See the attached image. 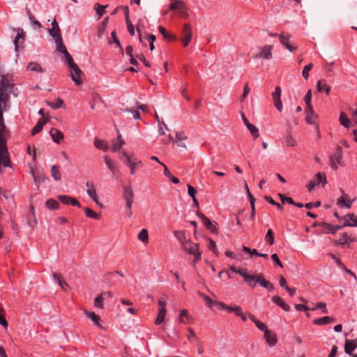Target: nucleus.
I'll return each instance as SVG.
<instances>
[{"label": "nucleus", "instance_id": "23", "mask_svg": "<svg viewBox=\"0 0 357 357\" xmlns=\"http://www.w3.org/2000/svg\"><path fill=\"white\" fill-rule=\"evenodd\" d=\"M357 348V339L354 340H347L344 344V351L349 355H352V351Z\"/></svg>", "mask_w": 357, "mask_h": 357}, {"label": "nucleus", "instance_id": "21", "mask_svg": "<svg viewBox=\"0 0 357 357\" xmlns=\"http://www.w3.org/2000/svg\"><path fill=\"white\" fill-rule=\"evenodd\" d=\"M172 10L188 9V6L183 0H172L169 4Z\"/></svg>", "mask_w": 357, "mask_h": 357}, {"label": "nucleus", "instance_id": "10", "mask_svg": "<svg viewBox=\"0 0 357 357\" xmlns=\"http://www.w3.org/2000/svg\"><path fill=\"white\" fill-rule=\"evenodd\" d=\"M47 31L54 40L62 38L59 24L55 19L52 22V28L47 29Z\"/></svg>", "mask_w": 357, "mask_h": 357}, {"label": "nucleus", "instance_id": "27", "mask_svg": "<svg viewBox=\"0 0 357 357\" xmlns=\"http://www.w3.org/2000/svg\"><path fill=\"white\" fill-rule=\"evenodd\" d=\"M174 237L179 241L181 247L185 244L188 239H186L185 231L183 230L174 231L173 232Z\"/></svg>", "mask_w": 357, "mask_h": 357}, {"label": "nucleus", "instance_id": "9", "mask_svg": "<svg viewBox=\"0 0 357 357\" xmlns=\"http://www.w3.org/2000/svg\"><path fill=\"white\" fill-rule=\"evenodd\" d=\"M86 185L87 187L86 193L96 202L100 207H102V203L99 202L98 196L94 187V184L91 181H86Z\"/></svg>", "mask_w": 357, "mask_h": 357}, {"label": "nucleus", "instance_id": "56", "mask_svg": "<svg viewBox=\"0 0 357 357\" xmlns=\"http://www.w3.org/2000/svg\"><path fill=\"white\" fill-rule=\"evenodd\" d=\"M317 309H321L323 313H327L328 310L326 308V304L324 302H318L316 304V306L312 309V311H314Z\"/></svg>", "mask_w": 357, "mask_h": 357}, {"label": "nucleus", "instance_id": "48", "mask_svg": "<svg viewBox=\"0 0 357 357\" xmlns=\"http://www.w3.org/2000/svg\"><path fill=\"white\" fill-rule=\"evenodd\" d=\"M52 276L55 281L58 282L59 286L64 290L66 291L68 288V284L65 281H63L60 279L59 276L57 275L56 273H53Z\"/></svg>", "mask_w": 357, "mask_h": 357}, {"label": "nucleus", "instance_id": "36", "mask_svg": "<svg viewBox=\"0 0 357 357\" xmlns=\"http://www.w3.org/2000/svg\"><path fill=\"white\" fill-rule=\"evenodd\" d=\"M340 122L342 126L348 128L351 124V120L347 116L344 112H342L340 114Z\"/></svg>", "mask_w": 357, "mask_h": 357}, {"label": "nucleus", "instance_id": "33", "mask_svg": "<svg viewBox=\"0 0 357 357\" xmlns=\"http://www.w3.org/2000/svg\"><path fill=\"white\" fill-rule=\"evenodd\" d=\"M356 241V239L351 238L347 233H343L339 239L337 241V243L339 245H344L347 243Z\"/></svg>", "mask_w": 357, "mask_h": 357}, {"label": "nucleus", "instance_id": "54", "mask_svg": "<svg viewBox=\"0 0 357 357\" xmlns=\"http://www.w3.org/2000/svg\"><path fill=\"white\" fill-rule=\"evenodd\" d=\"M313 67V64L312 63H309L307 65H306L304 68H303V70L302 71V75L303 77L305 79H308V77H309V71Z\"/></svg>", "mask_w": 357, "mask_h": 357}, {"label": "nucleus", "instance_id": "49", "mask_svg": "<svg viewBox=\"0 0 357 357\" xmlns=\"http://www.w3.org/2000/svg\"><path fill=\"white\" fill-rule=\"evenodd\" d=\"M208 241V248L211 250L215 255H218V248L216 247V243L214 241H213L211 238H206Z\"/></svg>", "mask_w": 357, "mask_h": 357}, {"label": "nucleus", "instance_id": "25", "mask_svg": "<svg viewBox=\"0 0 357 357\" xmlns=\"http://www.w3.org/2000/svg\"><path fill=\"white\" fill-rule=\"evenodd\" d=\"M272 301L277 305L280 306L283 310L288 312L290 310V306L285 303L284 301L279 296H275L272 298Z\"/></svg>", "mask_w": 357, "mask_h": 357}, {"label": "nucleus", "instance_id": "51", "mask_svg": "<svg viewBox=\"0 0 357 357\" xmlns=\"http://www.w3.org/2000/svg\"><path fill=\"white\" fill-rule=\"evenodd\" d=\"M245 188H246V191H247V195H248V197L250 199V205H251V207H252V215H255V198L254 197L252 196V195L251 194V192H250L249 190V188H248V186L247 184H245Z\"/></svg>", "mask_w": 357, "mask_h": 357}, {"label": "nucleus", "instance_id": "40", "mask_svg": "<svg viewBox=\"0 0 357 357\" xmlns=\"http://www.w3.org/2000/svg\"><path fill=\"white\" fill-rule=\"evenodd\" d=\"M94 146L98 149H102L104 151H107L109 149L105 141L99 139H95Z\"/></svg>", "mask_w": 357, "mask_h": 357}, {"label": "nucleus", "instance_id": "28", "mask_svg": "<svg viewBox=\"0 0 357 357\" xmlns=\"http://www.w3.org/2000/svg\"><path fill=\"white\" fill-rule=\"evenodd\" d=\"M258 283H259V284L267 289L268 291H271L274 289V286L273 284L268 281V280H266L264 278V276L262 274H259V281H258Z\"/></svg>", "mask_w": 357, "mask_h": 357}, {"label": "nucleus", "instance_id": "2", "mask_svg": "<svg viewBox=\"0 0 357 357\" xmlns=\"http://www.w3.org/2000/svg\"><path fill=\"white\" fill-rule=\"evenodd\" d=\"M182 248L188 255H193L194 259L192 261V266L196 268L197 262L200 261L202 259V252L199 249V245L198 243H193L188 239V241L183 244Z\"/></svg>", "mask_w": 357, "mask_h": 357}, {"label": "nucleus", "instance_id": "37", "mask_svg": "<svg viewBox=\"0 0 357 357\" xmlns=\"http://www.w3.org/2000/svg\"><path fill=\"white\" fill-rule=\"evenodd\" d=\"M54 42L56 44V48L57 52L62 53L63 54L68 52L67 49L63 44L62 38L54 40Z\"/></svg>", "mask_w": 357, "mask_h": 357}, {"label": "nucleus", "instance_id": "4", "mask_svg": "<svg viewBox=\"0 0 357 357\" xmlns=\"http://www.w3.org/2000/svg\"><path fill=\"white\" fill-rule=\"evenodd\" d=\"M122 156L126 160V165L130 169V175H135L136 174L137 169L142 168L143 167L142 162L137 158L135 157L132 153H128L126 151H123Z\"/></svg>", "mask_w": 357, "mask_h": 357}, {"label": "nucleus", "instance_id": "15", "mask_svg": "<svg viewBox=\"0 0 357 357\" xmlns=\"http://www.w3.org/2000/svg\"><path fill=\"white\" fill-rule=\"evenodd\" d=\"M353 201L349 199L347 194L343 193L337 202V204L341 208H350Z\"/></svg>", "mask_w": 357, "mask_h": 357}, {"label": "nucleus", "instance_id": "38", "mask_svg": "<svg viewBox=\"0 0 357 357\" xmlns=\"http://www.w3.org/2000/svg\"><path fill=\"white\" fill-rule=\"evenodd\" d=\"M51 175L56 181H60L61 178V174L59 172V166L52 165L51 167Z\"/></svg>", "mask_w": 357, "mask_h": 357}, {"label": "nucleus", "instance_id": "61", "mask_svg": "<svg viewBox=\"0 0 357 357\" xmlns=\"http://www.w3.org/2000/svg\"><path fill=\"white\" fill-rule=\"evenodd\" d=\"M159 309H166L167 305V296H162L158 299Z\"/></svg>", "mask_w": 357, "mask_h": 357}, {"label": "nucleus", "instance_id": "19", "mask_svg": "<svg viewBox=\"0 0 357 357\" xmlns=\"http://www.w3.org/2000/svg\"><path fill=\"white\" fill-rule=\"evenodd\" d=\"M264 338L270 347L275 346L278 342L276 334L270 330L264 333Z\"/></svg>", "mask_w": 357, "mask_h": 357}, {"label": "nucleus", "instance_id": "42", "mask_svg": "<svg viewBox=\"0 0 357 357\" xmlns=\"http://www.w3.org/2000/svg\"><path fill=\"white\" fill-rule=\"evenodd\" d=\"M164 174L166 177L169 178L171 181L175 184L179 183L178 178L174 176L166 165H164Z\"/></svg>", "mask_w": 357, "mask_h": 357}, {"label": "nucleus", "instance_id": "44", "mask_svg": "<svg viewBox=\"0 0 357 357\" xmlns=\"http://www.w3.org/2000/svg\"><path fill=\"white\" fill-rule=\"evenodd\" d=\"M84 213H85L86 215L90 218H93L95 220H99L100 218L99 214H98L97 213H96L95 211H93L92 209H91L89 208H85Z\"/></svg>", "mask_w": 357, "mask_h": 357}, {"label": "nucleus", "instance_id": "53", "mask_svg": "<svg viewBox=\"0 0 357 357\" xmlns=\"http://www.w3.org/2000/svg\"><path fill=\"white\" fill-rule=\"evenodd\" d=\"M112 39V40L109 41V43L112 44V43H114L117 45V46L119 47L121 51L123 52V47L117 38L116 33L115 31H112L111 33Z\"/></svg>", "mask_w": 357, "mask_h": 357}, {"label": "nucleus", "instance_id": "7", "mask_svg": "<svg viewBox=\"0 0 357 357\" xmlns=\"http://www.w3.org/2000/svg\"><path fill=\"white\" fill-rule=\"evenodd\" d=\"M342 158V148L338 146L335 153L331 156V166L332 168L336 169L340 165V161Z\"/></svg>", "mask_w": 357, "mask_h": 357}, {"label": "nucleus", "instance_id": "1", "mask_svg": "<svg viewBox=\"0 0 357 357\" xmlns=\"http://www.w3.org/2000/svg\"><path fill=\"white\" fill-rule=\"evenodd\" d=\"M3 100L0 96V172H4V168L11 167L8 151L6 148L5 135L6 132L3 115Z\"/></svg>", "mask_w": 357, "mask_h": 357}, {"label": "nucleus", "instance_id": "31", "mask_svg": "<svg viewBox=\"0 0 357 357\" xmlns=\"http://www.w3.org/2000/svg\"><path fill=\"white\" fill-rule=\"evenodd\" d=\"M317 87L319 91H325L327 95L330 93L331 87L328 84H327L325 80L318 81Z\"/></svg>", "mask_w": 357, "mask_h": 357}, {"label": "nucleus", "instance_id": "52", "mask_svg": "<svg viewBox=\"0 0 357 357\" xmlns=\"http://www.w3.org/2000/svg\"><path fill=\"white\" fill-rule=\"evenodd\" d=\"M265 241L270 245H272L274 243L273 233L271 229H269L265 236Z\"/></svg>", "mask_w": 357, "mask_h": 357}, {"label": "nucleus", "instance_id": "26", "mask_svg": "<svg viewBox=\"0 0 357 357\" xmlns=\"http://www.w3.org/2000/svg\"><path fill=\"white\" fill-rule=\"evenodd\" d=\"M84 314L89 318L96 326L100 327V328H102V326L100 323V317L95 314V312H89L86 310H84Z\"/></svg>", "mask_w": 357, "mask_h": 357}, {"label": "nucleus", "instance_id": "50", "mask_svg": "<svg viewBox=\"0 0 357 357\" xmlns=\"http://www.w3.org/2000/svg\"><path fill=\"white\" fill-rule=\"evenodd\" d=\"M188 334L187 335V337L190 342H195L199 340V338L197 337L192 328H188Z\"/></svg>", "mask_w": 357, "mask_h": 357}, {"label": "nucleus", "instance_id": "16", "mask_svg": "<svg viewBox=\"0 0 357 357\" xmlns=\"http://www.w3.org/2000/svg\"><path fill=\"white\" fill-rule=\"evenodd\" d=\"M124 144L125 141L122 138L121 135L119 134L117 137L112 141L111 151L112 152H116L119 151Z\"/></svg>", "mask_w": 357, "mask_h": 357}, {"label": "nucleus", "instance_id": "22", "mask_svg": "<svg viewBox=\"0 0 357 357\" xmlns=\"http://www.w3.org/2000/svg\"><path fill=\"white\" fill-rule=\"evenodd\" d=\"M50 132L53 141L56 144H60L64 138L63 132L56 128H52Z\"/></svg>", "mask_w": 357, "mask_h": 357}, {"label": "nucleus", "instance_id": "5", "mask_svg": "<svg viewBox=\"0 0 357 357\" xmlns=\"http://www.w3.org/2000/svg\"><path fill=\"white\" fill-rule=\"evenodd\" d=\"M273 46L271 45L258 47V52L252 57L254 59L271 60L273 58Z\"/></svg>", "mask_w": 357, "mask_h": 357}, {"label": "nucleus", "instance_id": "14", "mask_svg": "<svg viewBox=\"0 0 357 357\" xmlns=\"http://www.w3.org/2000/svg\"><path fill=\"white\" fill-rule=\"evenodd\" d=\"M305 114V121L308 124H314L318 118V115L314 112L312 107H306Z\"/></svg>", "mask_w": 357, "mask_h": 357}, {"label": "nucleus", "instance_id": "20", "mask_svg": "<svg viewBox=\"0 0 357 357\" xmlns=\"http://www.w3.org/2000/svg\"><path fill=\"white\" fill-rule=\"evenodd\" d=\"M179 321L184 324H190L193 322V318L189 314L187 310L183 309L180 312Z\"/></svg>", "mask_w": 357, "mask_h": 357}, {"label": "nucleus", "instance_id": "6", "mask_svg": "<svg viewBox=\"0 0 357 357\" xmlns=\"http://www.w3.org/2000/svg\"><path fill=\"white\" fill-rule=\"evenodd\" d=\"M327 183L326 176L324 173L319 172L316 174L315 177L310 181L306 187L309 191L312 190L315 186L322 183L324 186Z\"/></svg>", "mask_w": 357, "mask_h": 357}, {"label": "nucleus", "instance_id": "57", "mask_svg": "<svg viewBox=\"0 0 357 357\" xmlns=\"http://www.w3.org/2000/svg\"><path fill=\"white\" fill-rule=\"evenodd\" d=\"M108 6H101L99 4H96L95 8L96 10V13L99 15V17L102 16L105 13V9Z\"/></svg>", "mask_w": 357, "mask_h": 357}, {"label": "nucleus", "instance_id": "55", "mask_svg": "<svg viewBox=\"0 0 357 357\" xmlns=\"http://www.w3.org/2000/svg\"><path fill=\"white\" fill-rule=\"evenodd\" d=\"M202 223L204 225V226L211 231H213V225L211 222V221L206 216H202Z\"/></svg>", "mask_w": 357, "mask_h": 357}, {"label": "nucleus", "instance_id": "35", "mask_svg": "<svg viewBox=\"0 0 357 357\" xmlns=\"http://www.w3.org/2000/svg\"><path fill=\"white\" fill-rule=\"evenodd\" d=\"M46 121L44 120V119H40L37 123L35 125V126L33 128L32 130H31V135H36V134H38V132H40L42 130H43V128L44 126V125L45 124Z\"/></svg>", "mask_w": 357, "mask_h": 357}, {"label": "nucleus", "instance_id": "29", "mask_svg": "<svg viewBox=\"0 0 357 357\" xmlns=\"http://www.w3.org/2000/svg\"><path fill=\"white\" fill-rule=\"evenodd\" d=\"M283 143L285 146L291 147L296 146L297 144L296 141L290 133H287L283 137Z\"/></svg>", "mask_w": 357, "mask_h": 357}, {"label": "nucleus", "instance_id": "17", "mask_svg": "<svg viewBox=\"0 0 357 357\" xmlns=\"http://www.w3.org/2000/svg\"><path fill=\"white\" fill-rule=\"evenodd\" d=\"M242 277H243L245 281L252 288L256 286V284L258 283L259 275H249L245 271H244V273H243Z\"/></svg>", "mask_w": 357, "mask_h": 357}, {"label": "nucleus", "instance_id": "13", "mask_svg": "<svg viewBox=\"0 0 357 357\" xmlns=\"http://www.w3.org/2000/svg\"><path fill=\"white\" fill-rule=\"evenodd\" d=\"M58 199L66 205H72L73 206L80 207L79 202L75 198L68 195H59Z\"/></svg>", "mask_w": 357, "mask_h": 357}, {"label": "nucleus", "instance_id": "46", "mask_svg": "<svg viewBox=\"0 0 357 357\" xmlns=\"http://www.w3.org/2000/svg\"><path fill=\"white\" fill-rule=\"evenodd\" d=\"M138 238L143 243H147L149 240V234L147 229H142L138 234Z\"/></svg>", "mask_w": 357, "mask_h": 357}, {"label": "nucleus", "instance_id": "11", "mask_svg": "<svg viewBox=\"0 0 357 357\" xmlns=\"http://www.w3.org/2000/svg\"><path fill=\"white\" fill-rule=\"evenodd\" d=\"M71 78L75 84L79 85L82 84V81L81 79V75L82 74V71L80 68L75 64L74 66L71 68Z\"/></svg>", "mask_w": 357, "mask_h": 357}, {"label": "nucleus", "instance_id": "59", "mask_svg": "<svg viewBox=\"0 0 357 357\" xmlns=\"http://www.w3.org/2000/svg\"><path fill=\"white\" fill-rule=\"evenodd\" d=\"M242 308L238 305L229 306L228 313L234 312L236 316H238Z\"/></svg>", "mask_w": 357, "mask_h": 357}, {"label": "nucleus", "instance_id": "24", "mask_svg": "<svg viewBox=\"0 0 357 357\" xmlns=\"http://www.w3.org/2000/svg\"><path fill=\"white\" fill-rule=\"evenodd\" d=\"M105 295H109V296H112V294L109 291L102 292L99 296H98L94 301V305L98 308H103V301L105 299Z\"/></svg>", "mask_w": 357, "mask_h": 357}, {"label": "nucleus", "instance_id": "41", "mask_svg": "<svg viewBox=\"0 0 357 357\" xmlns=\"http://www.w3.org/2000/svg\"><path fill=\"white\" fill-rule=\"evenodd\" d=\"M246 127L255 139L258 138L259 136V129L255 125L250 123Z\"/></svg>", "mask_w": 357, "mask_h": 357}, {"label": "nucleus", "instance_id": "62", "mask_svg": "<svg viewBox=\"0 0 357 357\" xmlns=\"http://www.w3.org/2000/svg\"><path fill=\"white\" fill-rule=\"evenodd\" d=\"M63 55L65 56L66 61L70 68L76 64L74 62L71 55L68 53V52L64 54Z\"/></svg>", "mask_w": 357, "mask_h": 357}, {"label": "nucleus", "instance_id": "34", "mask_svg": "<svg viewBox=\"0 0 357 357\" xmlns=\"http://www.w3.org/2000/svg\"><path fill=\"white\" fill-rule=\"evenodd\" d=\"M167 314V309H159L158 314L157 318L155 319L154 323L155 325L161 324L165 319Z\"/></svg>", "mask_w": 357, "mask_h": 357}, {"label": "nucleus", "instance_id": "63", "mask_svg": "<svg viewBox=\"0 0 357 357\" xmlns=\"http://www.w3.org/2000/svg\"><path fill=\"white\" fill-rule=\"evenodd\" d=\"M158 29L160 33L163 36L164 38L169 40L173 39V37L167 32L165 27L159 26Z\"/></svg>", "mask_w": 357, "mask_h": 357}, {"label": "nucleus", "instance_id": "39", "mask_svg": "<svg viewBox=\"0 0 357 357\" xmlns=\"http://www.w3.org/2000/svg\"><path fill=\"white\" fill-rule=\"evenodd\" d=\"M45 206L50 210H54L59 208V204L55 199H49L46 201Z\"/></svg>", "mask_w": 357, "mask_h": 357}, {"label": "nucleus", "instance_id": "64", "mask_svg": "<svg viewBox=\"0 0 357 357\" xmlns=\"http://www.w3.org/2000/svg\"><path fill=\"white\" fill-rule=\"evenodd\" d=\"M351 222V227H357V216L354 214H347V219Z\"/></svg>", "mask_w": 357, "mask_h": 357}, {"label": "nucleus", "instance_id": "12", "mask_svg": "<svg viewBox=\"0 0 357 357\" xmlns=\"http://www.w3.org/2000/svg\"><path fill=\"white\" fill-rule=\"evenodd\" d=\"M183 32L184 34V38L182 41L183 46L186 47L190 43L192 38V29L190 25L188 24H185L183 25Z\"/></svg>", "mask_w": 357, "mask_h": 357}, {"label": "nucleus", "instance_id": "43", "mask_svg": "<svg viewBox=\"0 0 357 357\" xmlns=\"http://www.w3.org/2000/svg\"><path fill=\"white\" fill-rule=\"evenodd\" d=\"M27 69L31 71L43 72V69L41 66L36 62H30L28 64Z\"/></svg>", "mask_w": 357, "mask_h": 357}, {"label": "nucleus", "instance_id": "3", "mask_svg": "<svg viewBox=\"0 0 357 357\" xmlns=\"http://www.w3.org/2000/svg\"><path fill=\"white\" fill-rule=\"evenodd\" d=\"M122 197L126 202L125 211L128 218H131L132 215V204L134 202V192L130 186L123 187Z\"/></svg>", "mask_w": 357, "mask_h": 357}, {"label": "nucleus", "instance_id": "32", "mask_svg": "<svg viewBox=\"0 0 357 357\" xmlns=\"http://www.w3.org/2000/svg\"><path fill=\"white\" fill-rule=\"evenodd\" d=\"M104 160L107 168L112 173V174H114L116 168V163L114 161H113L111 158H109L107 155L104 156Z\"/></svg>", "mask_w": 357, "mask_h": 357}, {"label": "nucleus", "instance_id": "60", "mask_svg": "<svg viewBox=\"0 0 357 357\" xmlns=\"http://www.w3.org/2000/svg\"><path fill=\"white\" fill-rule=\"evenodd\" d=\"M3 310L0 307V324L3 326L5 328L8 327V322L5 318L4 314H3Z\"/></svg>", "mask_w": 357, "mask_h": 357}, {"label": "nucleus", "instance_id": "30", "mask_svg": "<svg viewBox=\"0 0 357 357\" xmlns=\"http://www.w3.org/2000/svg\"><path fill=\"white\" fill-rule=\"evenodd\" d=\"M334 319L331 317H323L321 318L316 319L313 321L314 324L319 325V326H323L328 324L331 322H333Z\"/></svg>", "mask_w": 357, "mask_h": 357}, {"label": "nucleus", "instance_id": "18", "mask_svg": "<svg viewBox=\"0 0 357 357\" xmlns=\"http://www.w3.org/2000/svg\"><path fill=\"white\" fill-rule=\"evenodd\" d=\"M291 35L282 33L278 35L280 43L291 52H294L296 47L289 44V40Z\"/></svg>", "mask_w": 357, "mask_h": 357}, {"label": "nucleus", "instance_id": "8", "mask_svg": "<svg viewBox=\"0 0 357 357\" xmlns=\"http://www.w3.org/2000/svg\"><path fill=\"white\" fill-rule=\"evenodd\" d=\"M280 97H281V89L280 86H276L275 88L274 91L272 93V98H273L275 107L279 112H282V108H283Z\"/></svg>", "mask_w": 357, "mask_h": 357}, {"label": "nucleus", "instance_id": "58", "mask_svg": "<svg viewBox=\"0 0 357 357\" xmlns=\"http://www.w3.org/2000/svg\"><path fill=\"white\" fill-rule=\"evenodd\" d=\"M311 99H312V92L311 90H308L307 93L305 94L304 97V101L306 104V107H312L311 105Z\"/></svg>", "mask_w": 357, "mask_h": 357}, {"label": "nucleus", "instance_id": "45", "mask_svg": "<svg viewBox=\"0 0 357 357\" xmlns=\"http://www.w3.org/2000/svg\"><path fill=\"white\" fill-rule=\"evenodd\" d=\"M47 104L53 109H59L62 107L63 105V101L61 98H58L57 99H56L54 102L47 101Z\"/></svg>", "mask_w": 357, "mask_h": 357}, {"label": "nucleus", "instance_id": "47", "mask_svg": "<svg viewBox=\"0 0 357 357\" xmlns=\"http://www.w3.org/2000/svg\"><path fill=\"white\" fill-rule=\"evenodd\" d=\"M324 227L327 230L328 233L333 234H335V232L337 230L341 229L342 228V227L339 226V225L333 226L331 225L326 224V223L324 224Z\"/></svg>", "mask_w": 357, "mask_h": 357}]
</instances>
